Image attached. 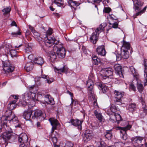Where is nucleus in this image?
Here are the masks:
<instances>
[{
	"label": "nucleus",
	"instance_id": "obj_1",
	"mask_svg": "<svg viewBox=\"0 0 147 147\" xmlns=\"http://www.w3.org/2000/svg\"><path fill=\"white\" fill-rule=\"evenodd\" d=\"M6 118L3 121L2 125H1V128H0V132L1 129H5V132L2 134V136L4 141L6 142L7 141L10 139L11 137V135L10 133L12 132L11 128L7 126V120L10 121L11 123H12L14 124L18 123L17 125H15L16 127H20V125L19 123V121L17 117L15 116L14 114H12V111L10 110L6 111L5 113Z\"/></svg>",
	"mask_w": 147,
	"mask_h": 147
},
{
	"label": "nucleus",
	"instance_id": "obj_2",
	"mask_svg": "<svg viewBox=\"0 0 147 147\" xmlns=\"http://www.w3.org/2000/svg\"><path fill=\"white\" fill-rule=\"evenodd\" d=\"M32 100L34 101H45L48 104L53 105L54 104L53 99L51 96L48 95L42 94L40 92H38L37 94V98H36L35 93L32 94Z\"/></svg>",
	"mask_w": 147,
	"mask_h": 147
},
{
	"label": "nucleus",
	"instance_id": "obj_3",
	"mask_svg": "<svg viewBox=\"0 0 147 147\" xmlns=\"http://www.w3.org/2000/svg\"><path fill=\"white\" fill-rule=\"evenodd\" d=\"M49 120L52 126L51 139L55 145L57 142V137L58 136V134L56 131H54V130L56 129L57 126L59 125V123L56 119L53 118H51Z\"/></svg>",
	"mask_w": 147,
	"mask_h": 147
},
{
	"label": "nucleus",
	"instance_id": "obj_4",
	"mask_svg": "<svg viewBox=\"0 0 147 147\" xmlns=\"http://www.w3.org/2000/svg\"><path fill=\"white\" fill-rule=\"evenodd\" d=\"M130 43L129 42L124 41L121 48V53L123 58L126 59L129 57V53L128 50L130 49Z\"/></svg>",
	"mask_w": 147,
	"mask_h": 147
},
{
	"label": "nucleus",
	"instance_id": "obj_5",
	"mask_svg": "<svg viewBox=\"0 0 147 147\" xmlns=\"http://www.w3.org/2000/svg\"><path fill=\"white\" fill-rule=\"evenodd\" d=\"M56 46L54 47V49L56 51V53L59 58H63L65 57V48L60 44L55 43Z\"/></svg>",
	"mask_w": 147,
	"mask_h": 147
},
{
	"label": "nucleus",
	"instance_id": "obj_6",
	"mask_svg": "<svg viewBox=\"0 0 147 147\" xmlns=\"http://www.w3.org/2000/svg\"><path fill=\"white\" fill-rule=\"evenodd\" d=\"M124 127H117V129L120 130V136L121 138L123 140H126L127 139V135L126 131L127 130H129L131 128V125L128 124Z\"/></svg>",
	"mask_w": 147,
	"mask_h": 147
},
{
	"label": "nucleus",
	"instance_id": "obj_7",
	"mask_svg": "<svg viewBox=\"0 0 147 147\" xmlns=\"http://www.w3.org/2000/svg\"><path fill=\"white\" fill-rule=\"evenodd\" d=\"M44 42L45 45L49 47H50L54 44H55L54 47L55 46H56L55 43L57 42L58 44V43H59L57 41H56V39L54 37H51L49 36H47L45 38Z\"/></svg>",
	"mask_w": 147,
	"mask_h": 147
},
{
	"label": "nucleus",
	"instance_id": "obj_8",
	"mask_svg": "<svg viewBox=\"0 0 147 147\" xmlns=\"http://www.w3.org/2000/svg\"><path fill=\"white\" fill-rule=\"evenodd\" d=\"M3 70L5 73H9L13 71L14 70V67L10 65V62L8 61H6L5 62L3 61Z\"/></svg>",
	"mask_w": 147,
	"mask_h": 147
},
{
	"label": "nucleus",
	"instance_id": "obj_9",
	"mask_svg": "<svg viewBox=\"0 0 147 147\" xmlns=\"http://www.w3.org/2000/svg\"><path fill=\"white\" fill-rule=\"evenodd\" d=\"M100 29V28H97L95 31L93 33L90 38V41L93 44H95L96 42L99 35V31Z\"/></svg>",
	"mask_w": 147,
	"mask_h": 147
},
{
	"label": "nucleus",
	"instance_id": "obj_10",
	"mask_svg": "<svg viewBox=\"0 0 147 147\" xmlns=\"http://www.w3.org/2000/svg\"><path fill=\"white\" fill-rule=\"evenodd\" d=\"M91 132V131L89 130L85 131L83 136V140L84 143H87L92 138V134Z\"/></svg>",
	"mask_w": 147,
	"mask_h": 147
},
{
	"label": "nucleus",
	"instance_id": "obj_11",
	"mask_svg": "<svg viewBox=\"0 0 147 147\" xmlns=\"http://www.w3.org/2000/svg\"><path fill=\"white\" fill-rule=\"evenodd\" d=\"M102 73L103 74H102V76H104L107 77H109V76L113 75V69L110 68H102Z\"/></svg>",
	"mask_w": 147,
	"mask_h": 147
},
{
	"label": "nucleus",
	"instance_id": "obj_12",
	"mask_svg": "<svg viewBox=\"0 0 147 147\" xmlns=\"http://www.w3.org/2000/svg\"><path fill=\"white\" fill-rule=\"evenodd\" d=\"M121 119L122 118L118 112L116 113H114L113 115H112V116L110 117L109 119L112 122L117 121V123H119L120 121L121 120Z\"/></svg>",
	"mask_w": 147,
	"mask_h": 147
},
{
	"label": "nucleus",
	"instance_id": "obj_13",
	"mask_svg": "<svg viewBox=\"0 0 147 147\" xmlns=\"http://www.w3.org/2000/svg\"><path fill=\"white\" fill-rule=\"evenodd\" d=\"M44 114V113H42L41 110H36L34 111V115L32 117V118L34 119L36 118L38 119L42 117L44 119L45 118Z\"/></svg>",
	"mask_w": 147,
	"mask_h": 147
},
{
	"label": "nucleus",
	"instance_id": "obj_14",
	"mask_svg": "<svg viewBox=\"0 0 147 147\" xmlns=\"http://www.w3.org/2000/svg\"><path fill=\"white\" fill-rule=\"evenodd\" d=\"M134 3V8L136 10L139 11L140 7L143 4V2H141L140 0H132Z\"/></svg>",
	"mask_w": 147,
	"mask_h": 147
},
{
	"label": "nucleus",
	"instance_id": "obj_15",
	"mask_svg": "<svg viewBox=\"0 0 147 147\" xmlns=\"http://www.w3.org/2000/svg\"><path fill=\"white\" fill-rule=\"evenodd\" d=\"M18 140L21 143H26L28 142V138L27 135L25 134H20L18 138Z\"/></svg>",
	"mask_w": 147,
	"mask_h": 147
},
{
	"label": "nucleus",
	"instance_id": "obj_16",
	"mask_svg": "<svg viewBox=\"0 0 147 147\" xmlns=\"http://www.w3.org/2000/svg\"><path fill=\"white\" fill-rule=\"evenodd\" d=\"M143 65L144 66V77L146 82H145L144 85L147 84V59H144L143 60Z\"/></svg>",
	"mask_w": 147,
	"mask_h": 147
},
{
	"label": "nucleus",
	"instance_id": "obj_17",
	"mask_svg": "<svg viewBox=\"0 0 147 147\" xmlns=\"http://www.w3.org/2000/svg\"><path fill=\"white\" fill-rule=\"evenodd\" d=\"M87 85L88 86V94L93 93V87L94 84L92 81L90 79L88 80L87 82Z\"/></svg>",
	"mask_w": 147,
	"mask_h": 147
},
{
	"label": "nucleus",
	"instance_id": "obj_18",
	"mask_svg": "<svg viewBox=\"0 0 147 147\" xmlns=\"http://www.w3.org/2000/svg\"><path fill=\"white\" fill-rule=\"evenodd\" d=\"M34 93L31 92H26L22 95V99L24 100H28L32 99V94Z\"/></svg>",
	"mask_w": 147,
	"mask_h": 147
},
{
	"label": "nucleus",
	"instance_id": "obj_19",
	"mask_svg": "<svg viewBox=\"0 0 147 147\" xmlns=\"http://www.w3.org/2000/svg\"><path fill=\"white\" fill-rule=\"evenodd\" d=\"M41 77H36L35 78V80H39L38 79L40 78H42L44 79H46V81L49 84L51 83L54 81V80L52 78H49L48 76L44 74H42L41 75Z\"/></svg>",
	"mask_w": 147,
	"mask_h": 147
},
{
	"label": "nucleus",
	"instance_id": "obj_20",
	"mask_svg": "<svg viewBox=\"0 0 147 147\" xmlns=\"http://www.w3.org/2000/svg\"><path fill=\"white\" fill-rule=\"evenodd\" d=\"M115 70L121 78H123V76L122 72V67L119 65H116L114 66Z\"/></svg>",
	"mask_w": 147,
	"mask_h": 147
},
{
	"label": "nucleus",
	"instance_id": "obj_21",
	"mask_svg": "<svg viewBox=\"0 0 147 147\" xmlns=\"http://www.w3.org/2000/svg\"><path fill=\"white\" fill-rule=\"evenodd\" d=\"M32 111L30 110L25 111H24L23 116L26 120H29L31 117Z\"/></svg>",
	"mask_w": 147,
	"mask_h": 147
},
{
	"label": "nucleus",
	"instance_id": "obj_22",
	"mask_svg": "<svg viewBox=\"0 0 147 147\" xmlns=\"http://www.w3.org/2000/svg\"><path fill=\"white\" fill-rule=\"evenodd\" d=\"M129 70L134 76V80L138 79H139V75L137 70L133 66L130 67Z\"/></svg>",
	"mask_w": 147,
	"mask_h": 147
},
{
	"label": "nucleus",
	"instance_id": "obj_23",
	"mask_svg": "<svg viewBox=\"0 0 147 147\" xmlns=\"http://www.w3.org/2000/svg\"><path fill=\"white\" fill-rule=\"evenodd\" d=\"M71 123L72 124L75 126L78 127V128L80 129L81 128V124L82 123V121H81L79 120L78 119H71Z\"/></svg>",
	"mask_w": 147,
	"mask_h": 147
},
{
	"label": "nucleus",
	"instance_id": "obj_24",
	"mask_svg": "<svg viewBox=\"0 0 147 147\" xmlns=\"http://www.w3.org/2000/svg\"><path fill=\"white\" fill-rule=\"evenodd\" d=\"M88 97L89 100L92 101L94 105H97L96 103V99L95 98V95L93 93H90L88 94Z\"/></svg>",
	"mask_w": 147,
	"mask_h": 147
},
{
	"label": "nucleus",
	"instance_id": "obj_25",
	"mask_svg": "<svg viewBox=\"0 0 147 147\" xmlns=\"http://www.w3.org/2000/svg\"><path fill=\"white\" fill-rule=\"evenodd\" d=\"M68 68L64 66L62 68H57L55 67L54 69L55 72L57 71L58 73L61 74L62 73L64 72L65 73H67L68 70Z\"/></svg>",
	"mask_w": 147,
	"mask_h": 147
},
{
	"label": "nucleus",
	"instance_id": "obj_26",
	"mask_svg": "<svg viewBox=\"0 0 147 147\" xmlns=\"http://www.w3.org/2000/svg\"><path fill=\"white\" fill-rule=\"evenodd\" d=\"M135 80L137 82V86L138 90L140 93H142L143 90L144 88L141 81L139 79Z\"/></svg>",
	"mask_w": 147,
	"mask_h": 147
},
{
	"label": "nucleus",
	"instance_id": "obj_27",
	"mask_svg": "<svg viewBox=\"0 0 147 147\" xmlns=\"http://www.w3.org/2000/svg\"><path fill=\"white\" fill-rule=\"evenodd\" d=\"M143 140V138L141 137H137L135 138L134 140V142L136 144V145H138L139 147L142 146L143 144H141L142 141Z\"/></svg>",
	"mask_w": 147,
	"mask_h": 147
},
{
	"label": "nucleus",
	"instance_id": "obj_28",
	"mask_svg": "<svg viewBox=\"0 0 147 147\" xmlns=\"http://www.w3.org/2000/svg\"><path fill=\"white\" fill-rule=\"evenodd\" d=\"M115 99H121L124 95V92L115 90L114 92Z\"/></svg>",
	"mask_w": 147,
	"mask_h": 147
},
{
	"label": "nucleus",
	"instance_id": "obj_29",
	"mask_svg": "<svg viewBox=\"0 0 147 147\" xmlns=\"http://www.w3.org/2000/svg\"><path fill=\"white\" fill-rule=\"evenodd\" d=\"M33 61L34 63H37L38 65L40 66L42 65L44 63L43 59L40 57L35 58Z\"/></svg>",
	"mask_w": 147,
	"mask_h": 147
},
{
	"label": "nucleus",
	"instance_id": "obj_30",
	"mask_svg": "<svg viewBox=\"0 0 147 147\" xmlns=\"http://www.w3.org/2000/svg\"><path fill=\"white\" fill-rule=\"evenodd\" d=\"M68 4L71 7H73L75 9H76V7L79 6L80 4V3H79L73 1L72 0H70L68 1Z\"/></svg>",
	"mask_w": 147,
	"mask_h": 147
},
{
	"label": "nucleus",
	"instance_id": "obj_31",
	"mask_svg": "<svg viewBox=\"0 0 147 147\" xmlns=\"http://www.w3.org/2000/svg\"><path fill=\"white\" fill-rule=\"evenodd\" d=\"M16 100H14L10 102L9 103L8 105V108H9L10 110H12L16 108L17 105L16 104Z\"/></svg>",
	"mask_w": 147,
	"mask_h": 147
},
{
	"label": "nucleus",
	"instance_id": "obj_32",
	"mask_svg": "<svg viewBox=\"0 0 147 147\" xmlns=\"http://www.w3.org/2000/svg\"><path fill=\"white\" fill-rule=\"evenodd\" d=\"M33 64L32 62L27 63L26 65L24 68L27 72L32 70L33 68Z\"/></svg>",
	"mask_w": 147,
	"mask_h": 147
},
{
	"label": "nucleus",
	"instance_id": "obj_33",
	"mask_svg": "<svg viewBox=\"0 0 147 147\" xmlns=\"http://www.w3.org/2000/svg\"><path fill=\"white\" fill-rule=\"evenodd\" d=\"M104 136L105 138L108 140L110 139L112 137V130L106 131V132L104 134Z\"/></svg>",
	"mask_w": 147,
	"mask_h": 147
},
{
	"label": "nucleus",
	"instance_id": "obj_34",
	"mask_svg": "<svg viewBox=\"0 0 147 147\" xmlns=\"http://www.w3.org/2000/svg\"><path fill=\"white\" fill-rule=\"evenodd\" d=\"M136 107V104L135 103H131L129 105L127 109L129 111L132 112L135 110Z\"/></svg>",
	"mask_w": 147,
	"mask_h": 147
},
{
	"label": "nucleus",
	"instance_id": "obj_35",
	"mask_svg": "<svg viewBox=\"0 0 147 147\" xmlns=\"http://www.w3.org/2000/svg\"><path fill=\"white\" fill-rule=\"evenodd\" d=\"M49 56L50 57L51 61H54L56 58L57 56L55 52L51 51L49 53Z\"/></svg>",
	"mask_w": 147,
	"mask_h": 147
},
{
	"label": "nucleus",
	"instance_id": "obj_36",
	"mask_svg": "<svg viewBox=\"0 0 147 147\" xmlns=\"http://www.w3.org/2000/svg\"><path fill=\"white\" fill-rule=\"evenodd\" d=\"M119 110L117 107L114 105H112L110 107V110L111 111L113 115L114 113H116V112L119 111Z\"/></svg>",
	"mask_w": 147,
	"mask_h": 147
},
{
	"label": "nucleus",
	"instance_id": "obj_37",
	"mask_svg": "<svg viewBox=\"0 0 147 147\" xmlns=\"http://www.w3.org/2000/svg\"><path fill=\"white\" fill-rule=\"evenodd\" d=\"M11 10V8L10 6L5 7L2 10V11L3 12V14L5 15L9 13Z\"/></svg>",
	"mask_w": 147,
	"mask_h": 147
},
{
	"label": "nucleus",
	"instance_id": "obj_38",
	"mask_svg": "<svg viewBox=\"0 0 147 147\" xmlns=\"http://www.w3.org/2000/svg\"><path fill=\"white\" fill-rule=\"evenodd\" d=\"M93 63L96 65H98L100 62V60L97 57L94 56L92 57Z\"/></svg>",
	"mask_w": 147,
	"mask_h": 147
},
{
	"label": "nucleus",
	"instance_id": "obj_39",
	"mask_svg": "<svg viewBox=\"0 0 147 147\" xmlns=\"http://www.w3.org/2000/svg\"><path fill=\"white\" fill-rule=\"evenodd\" d=\"M94 113L96 116V117L99 120L100 122H101V114L100 113H98L97 111L95 110L94 111Z\"/></svg>",
	"mask_w": 147,
	"mask_h": 147
},
{
	"label": "nucleus",
	"instance_id": "obj_40",
	"mask_svg": "<svg viewBox=\"0 0 147 147\" xmlns=\"http://www.w3.org/2000/svg\"><path fill=\"white\" fill-rule=\"evenodd\" d=\"M9 52L12 57H15L17 56L16 51L15 50H11L9 51Z\"/></svg>",
	"mask_w": 147,
	"mask_h": 147
},
{
	"label": "nucleus",
	"instance_id": "obj_41",
	"mask_svg": "<svg viewBox=\"0 0 147 147\" xmlns=\"http://www.w3.org/2000/svg\"><path fill=\"white\" fill-rule=\"evenodd\" d=\"M114 101L115 104L117 105H120L123 103L121 99H115Z\"/></svg>",
	"mask_w": 147,
	"mask_h": 147
},
{
	"label": "nucleus",
	"instance_id": "obj_42",
	"mask_svg": "<svg viewBox=\"0 0 147 147\" xmlns=\"http://www.w3.org/2000/svg\"><path fill=\"white\" fill-rule=\"evenodd\" d=\"M25 52L27 53H30L32 51V48L31 47L29 46V45L26 47L25 49Z\"/></svg>",
	"mask_w": 147,
	"mask_h": 147
},
{
	"label": "nucleus",
	"instance_id": "obj_43",
	"mask_svg": "<svg viewBox=\"0 0 147 147\" xmlns=\"http://www.w3.org/2000/svg\"><path fill=\"white\" fill-rule=\"evenodd\" d=\"M146 9V7L145 6L144 7L143 10H140V11L138 12L137 13H136V16H140L144 12Z\"/></svg>",
	"mask_w": 147,
	"mask_h": 147
},
{
	"label": "nucleus",
	"instance_id": "obj_44",
	"mask_svg": "<svg viewBox=\"0 0 147 147\" xmlns=\"http://www.w3.org/2000/svg\"><path fill=\"white\" fill-rule=\"evenodd\" d=\"M108 87L105 84H102V91L103 93L106 92L107 90Z\"/></svg>",
	"mask_w": 147,
	"mask_h": 147
},
{
	"label": "nucleus",
	"instance_id": "obj_45",
	"mask_svg": "<svg viewBox=\"0 0 147 147\" xmlns=\"http://www.w3.org/2000/svg\"><path fill=\"white\" fill-rule=\"evenodd\" d=\"M61 2L62 1H60V0H55L54 1V3L59 7H61L63 5V3Z\"/></svg>",
	"mask_w": 147,
	"mask_h": 147
},
{
	"label": "nucleus",
	"instance_id": "obj_46",
	"mask_svg": "<svg viewBox=\"0 0 147 147\" xmlns=\"http://www.w3.org/2000/svg\"><path fill=\"white\" fill-rule=\"evenodd\" d=\"M29 27L30 29L34 35H37L38 34V33L36 31L33 27L31 26L30 25H29Z\"/></svg>",
	"mask_w": 147,
	"mask_h": 147
},
{
	"label": "nucleus",
	"instance_id": "obj_47",
	"mask_svg": "<svg viewBox=\"0 0 147 147\" xmlns=\"http://www.w3.org/2000/svg\"><path fill=\"white\" fill-rule=\"evenodd\" d=\"M107 52L106 51L104 46L102 45V56H105Z\"/></svg>",
	"mask_w": 147,
	"mask_h": 147
},
{
	"label": "nucleus",
	"instance_id": "obj_48",
	"mask_svg": "<svg viewBox=\"0 0 147 147\" xmlns=\"http://www.w3.org/2000/svg\"><path fill=\"white\" fill-rule=\"evenodd\" d=\"M65 147H73V144L71 142H67Z\"/></svg>",
	"mask_w": 147,
	"mask_h": 147
},
{
	"label": "nucleus",
	"instance_id": "obj_49",
	"mask_svg": "<svg viewBox=\"0 0 147 147\" xmlns=\"http://www.w3.org/2000/svg\"><path fill=\"white\" fill-rule=\"evenodd\" d=\"M21 32L20 31H18L17 32H13L11 33V35L15 37L18 36V35H20L21 34Z\"/></svg>",
	"mask_w": 147,
	"mask_h": 147
},
{
	"label": "nucleus",
	"instance_id": "obj_50",
	"mask_svg": "<svg viewBox=\"0 0 147 147\" xmlns=\"http://www.w3.org/2000/svg\"><path fill=\"white\" fill-rule=\"evenodd\" d=\"M96 51L99 55H101V46H98L96 49Z\"/></svg>",
	"mask_w": 147,
	"mask_h": 147
},
{
	"label": "nucleus",
	"instance_id": "obj_51",
	"mask_svg": "<svg viewBox=\"0 0 147 147\" xmlns=\"http://www.w3.org/2000/svg\"><path fill=\"white\" fill-rule=\"evenodd\" d=\"M129 88L132 90L135 91L136 90L135 86H134L133 83H131L129 86Z\"/></svg>",
	"mask_w": 147,
	"mask_h": 147
},
{
	"label": "nucleus",
	"instance_id": "obj_52",
	"mask_svg": "<svg viewBox=\"0 0 147 147\" xmlns=\"http://www.w3.org/2000/svg\"><path fill=\"white\" fill-rule=\"evenodd\" d=\"M111 9L109 7H105L103 12L106 13H109L111 11Z\"/></svg>",
	"mask_w": 147,
	"mask_h": 147
},
{
	"label": "nucleus",
	"instance_id": "obj_53",
	"mask_svg": "<svg viewBox=\"0 0 147 147\" xmlns=\"http://www.w3.org/2000/svg\"><path fill=\"white\" fill-rule=\"evenodd\" d=\"M122 144L121 142H116L115 143L114 145L115 147H121Z\"/></svg>",
	"mask_w": 147,
	"mask_h": 147
},
{
	"label": "nucleus",
	"instance_id": "obj_54",
	"mask_svg": "<svg viewBox=\"0 0 147 147\" xmlns=\"http://www.w3.org/2000/svg\"><path fill=\"white\" fill-rule=\"evenodd\" d=\"M27 100H24L22 99V101H20V103L24 106H26L27 105L28 102L26 101Z\"/></svg>",
	"mask_w": 147,
	"mask_h": 147
},
{
	"label": "nucleus",
	"instance_id": "obj_55",
	"mask_svg": "<svg viewBox=\"0 0 147 147\" xmlns=\"http://www.w3.org/2000/svg\"><path fill=\"white\" fill-rule=\"evenodd\" d=\"M116 57H117V60L118 61H119L122 59V58H123L121 53L120 54H118L117 55H116Z\"/></svg>",
	"mask_w": 147,
	"mask_h": 147
},
{
	"label": "nucleus",
	"instance_id": "obj_56",
	"mask_svg": "<svg viewBox=\"0 0 147 147\" xmlns=\"http://www.w3.org/2000/svg\"><path fill=\"white\" fill-rule=\"evenodd\" d=\"M67 93L69 94L70 96L71 97V103H73V101H74V100L73 99L72 97H73V94L72 93L70 92L69 90H67Z\"/></svg>",
	"mask_w": 147,
	"mask_h": 147
},
{
	"label": "nucleus",
	"instance_id": "obj_57",
	"mask_svg": "<svg viewBox=\"0 0 147 147\" xmlns=\"http://www.w3.org/2000/svg\"><path fill=\"white\" fill-rule=\"evenodd\" d=\"M118 23L115 22L113 23V24L112 27L115 28H117L118 27Z\"/></svg>",
	"mask_w": 147,
	"mask_h": 147
},
{
	"label": "nucleus",
	"instance_id": "obj_58",
	"mask_svg": "<svg viewBox=\"0 0 147 147\" xmlns=\"http://www.w3.org/2000/svg\"><path fill=\"white\" fill-rule=\"evenodd\" d=\"M11 98L12 97L14 99H16V100H17L19 99V96L18 95H11L10 96Z\"/></svg>",
	"mask_w": 147,
	"mask_h": 147
},
{
	"label": "nucleus",
	"instance_id": "obj_59",
	"mask_svg": "<svg viewBox=\"0 0 147 147\" xmlns=\"http://www.w3.org/2000/svg\"><path fill=\"white\" fill-rule=\"evenodd\" d=\"M96 84L98 86L99 88H101V84L99 81L98 82H97L96 83Z\"/></svg>",
	"mask_w": 147,
	"mask_h": 147
},
{
	"label": "nucleus",
	"instance_id": "obj_60",
	"mask_svg": "<svg viewBox=\"0 0 147 147\" xmlns=\"http://www.w3.org/2000/svg\"><path fill=\"white\" fill-rule=\"evenodd\" d=\"M28 88L30 91L31 92H32V90L33 89H34L35 88V86L34 85L32 86H28Z\"/></svg>",
	"mask_w": 147,
	"mask_h": 147
},
{
	"label": "nucleus",
	"instance_id": "obj_61",
	"mask_svg": "<svg viewBox=\"0 0 147 147\" xmlns=\"http://www.w3.org/2000/svg\"><path fill=\"white\" fill-rule=\"evenodd\" d=\"M107 114L109 116H112V115H113V113L111 111L110 109V111L108 110L107 112Z\"/></svg>",
	"mask_w": 147,
	"mask_h": 147
},
{
	"label": "nucleus",
	"instance_id": "obj_62",
	"mask_svg": "<svg viewBox=\"0 0 147 147\" xmlns=\"http://www.w3.org/2000/svg\"><path fill=\"white\" fill-rule=\"evenodd\" d=\"M52 31L51 28L49 29L47 31V34L49 35V36L51 35L52 33Z\"/></svg>",
	"mask_w": 147,
	"mask_h": 147
},
{
	"label": "nucleus",
	"instance_id": "obj_63",
	"mask_svg": "<svg viewBox=\"0 0 147 147\" xmlns=\"http://www.w3.org/2000/svg\"><path fill=\"white\" fill-rule=\"evenodd\" d=\"M28 58L32 61L34 60L33 56L32 55H30L28 56Z\"/></svg>",
	"mask_w": 147,
	"mask_h": 147
},
{
	"label": "nucleus",
	"instance_id": "obj_64",
	"mask_svg": "<svg viewBox=\"0 0 147 147\" xmlns=\"http://www.w3.org/2000/svg\"><path fill=\"white\" fill-rule=\"evenodd\" d=\"M109 0H104L103 2V4L104 5V6L106 5L107 3H109Z\"/></svg>",
	"mask_w": 147,
	"mask_h": 147
}]
</instances>
